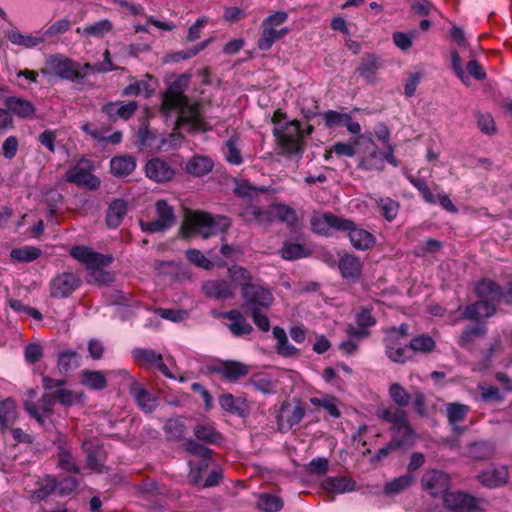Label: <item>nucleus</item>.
I'll list each match as a JSON object with an SVG mask.
<instances>
[{"label": "nucleus", "mask_w": 512, "mask_h": 512, "mask_svg": "<svg viewBox=\"0 0 512 512\" xmlns=\"http://www.w3.org/2000/svg\"><path fill=\"white\" fill-rule=\"evenodd\" d=\"M186 258L190 263L205 270H211L214 267V263L197 249H188L186 251Z\"/></svg>", "instance_id": "obj_55"}, {"label": "nucleus", "mask_w": 512, "mask_h": 512, "mask_svg": "<svg viewBox=\"0 0 512 512\" xmlns=\"http://www.w3.org/2000/svg\"><path fill=\"white\" fill-rule=\"evenodd\" d=\"M348 237L352 246L357 250H368L374 247L375 237L358 226H349Z\"/></svg>", "instance_id": "obj_22"}, {"label": "nucleus", "mask_w": 512, "mask_h": 512, "mask_svg": "<svg viewBox=\"0 0 512 512\" xmlns=\"http://www.w3.org/2000/svg\"><path fill=\"white\" fill-rule=\"evenodd\" d=\"M435 346L436 343L434 339L428 334L413 337L409 345H407L408 349L412 350L414 353H430L435 349Z\"/></svg>", "instance_id": "obj_44"}, {"label": "nucleus", "mask_w": 512, "mask_h": 512, "mask_svg": "<svg viewBox=\"0 0 512 512\" xmlns=\"http://www.w3.org/2000/svg\"><path fill=\"white\" fill-rule=\"evenodd\" d=\"M46 485L33 491L31 498L37 501L46 499L48 496L57 493L56 476L47 474L45 475Z\"/></svg>", "instance_id": "obj_50"}, {"label": "nucleus", "mask_w": 512, "mask_h": 512, "mask_svg": "<svg viewBox=\"0 0 512 512\" xmlns=\"http://www.w3.org/2000/svg\"><path fill=\"white\" fill-rule=\"evenodd\" d=\"M113 260L114 258L111 254H102L94 251L87 266V272L93 269H104L109 266Z\"/></svg>", "instance_id": "obj_61"}, {"label": "nucleus", "mask_w": 512, "mask_h": 512, "mask_svg": "<svg viewBox=\"0 0 512 512\" xmlns=\"http://www.w3.org/2000/svg\"><path fill=\"white\" fill-rule=\"evenodd\" d=\"M87 283L108 286L115 281V274L105 269H93L87 272Z\"/></svg>", "instance_id": "obj_46"}, {"label": "nucleus", "mask_w": 512, "mask_h": 512, "mask_svg": "<svg viewBox=\"0 0 512 512\" xmlns=\"http://www.w3.org/2000/svg\"><path fill=\"white\" fill-rule=\"evenodd\" d=\"M50 73L64 80L79 81L86 76V72L79 70V63L62 55H52L47 61Z\"/></svg>", "instance_id": "obj_6"}, {"label": "nucleus", "mask_w": 512, "mask_h": 512, "mask_svg": "<svg viewBox=\"0 0 512 512\" xmlns=\"http://www.w3.org/2000/svg\"><path fill=\"white\" fill-rule=\"evenodd\" d=\"M112 27V23L109 20L103 19L99 22H96L91 25H86L82 28L78 27L76 29V32L78 34H82L89 37H103L105 34L112 30Z\"/></svg>", "instance_id": "obj_41"}, {"label": "nucleus", "mask_w": 512, "mask_h": 512, "mask_svg": "<svg viewBox=\"0 0 512 512\" xmlns=\"http://www.w3.org/2000/svg\"><path fill=\"white\" fill-rule=\"evenodd\" d=\"M280 254L283 259L293 261L299 258H306L312 255V250L302 243L283 241Z\"/></svg>", "instance_id": "obj_29"}, {"label": "nucleus", "mask_w": 512, "mask_h": 512, "mask_svg": "<svg viewBox=\"0 0 512 512\" xmlns=\"http://www.w3.org/2000/svg\"><path fill=\"white\" fill-rule=\"evenodd\" d=\"M229 227L230 226H180L178 236L185 240L196 236L207 239L211 235L217 234V232L222 234L227 233Z\"/></svg>", "instance_id": "obj_19"}, {"label": "nucleus", "mask_w": 512, "mask_h": 512, "mask_svg": "<svg viewBox=\"0 0 512 512\" xmlns=\"http://www.w3.org/2000/svg\"><path fill=\"white\" fill-rule=\"evenodd\" d=\"M225 319L231 321L228 325L230 331L235 336H242L246 334H250L253 331V327L250 323L247 322L244 315L237 309H232L226 311L224 315Z\"/></svg>", "instance_id": "obj_26"}, {"label": "nucleus", "mask_w": 512, "mask_h": 512, "mask_svg": "<svg viewBox=\"0 0 512 512\" xmlns=\"http://www.w3.org/2000/svg\"><path fill=\"white\" fill-rule=\"evenodd\" d=\"M389 395L398 408L406 407L411 400L410 393L399 383H393L389 387Z\"/></svg>", "instance_id": "obj_48"}, {"label": "nucleus", "mask_w": 512, "mask_h": 512, "mask_svg": "<svg viewBox=\"0 0 512 512\" xmlns=\"http://www.w3.org/2000/svg\"><path fill=\"white\" fill-rule=\"evenodd\" d=\"M322 487L328 492L344 493L357 489V483L347 476L326 477L322 482Z\"/></svg>", "instance_id": "obj_24"}, {"label": "nucleus", "mask_w": 512, "mask_h": 512, "mask_svg": "<svg viewBox=\"0 0 512 512\" xmlns=\"http://www.w3.org/2000/svg\"><path fill=\"white\" fill-rule=\"evenodd\" d=\"M136 168V160L131 155L115 156L110 161L111 173L116 177H126Z\"/></svg>", "instance_id": "obj_27"}, {"label": "nucleus", "mask_w": 512, "mask_h": 512, "mask_svg": "<svg viewBox=\"0 0 512 512\" xmlns=\"http://www.w3.org/2000/svg\"><path fill=\"white\" fill-rule=\"evenodd\" d=\"M478 481L485 487L496 488L506 485L509 481V472L506 466L495 468L492 471L481 472Z\"/></svg>", "instance_id": "obj_21"}, {"label": "nucleus", "mask_w": 512, "mask_h": 512, "mask_svg": "<svg viewBox=\"0 0 512 512\" xmlns=\"http://www.w3.org/2000/svg\"><path fill=\"white\" fill-rule=\"evenodd\" d=\"M137 143L141 148H149L156 152L167 151V138L152 132L148 126L139 128L137 133Z\"/></svg>", "instance_id": "obj_15"}, {"label": "nucleus", "mask_w": 512, "mask_h": 512, "mask_svg": "<svg viewBox=\"0 0 512 512\" xmlns=\"http://www.w3.org/2000/svg\"><path fill=\"white\" fill-rule=\"evenodd\" d=\"M222 365V368L212 367L211 371L221 374L230 382H236L249 373V366L242 362L227 360Z\"/></svg>", "instance_id": "obj_17"}, {"label": "nucleus", "mask_w": 512, "mask_h": 512, "mask_svg": "<svg viewBox=\"0 0 512 512\" xmlns=\"http://www.w3.org/2000/svg\"><path fill=\"white\" fill-rule=\"evenodd\" d=\"M94 168V163L91 160L82 157L74 166L66 171L65 179L68 183L75 184L76 186L88 190H96L100 187L101 181L92 173Z\"/></svg>", "instance_id": "obj_3"}, {"label": "nucleus", "mask_w": 512, "mask_h": 512, "mask_svg": "<svg viewBox=\"0 0 512 512\" xmlns=\"http://www.w3.org/2000/svg\"><path fill=\"white\" fill-rule=\"evenodd\" d=\"M182 448L189 454L200 457L202 459H211L214 452L212 449L206 447L204 444L188 438L182 444Z\"/></svg>", "instance_id": "obj_45"}, {"label": "nucleus", "mask_w": 512, "mask_h": 512, "mask_svg": "<svg viewBox=\"0 0 512 512\" xmlns=\"http://www.w3.org/2000/svg\"><path fill=\"white\" fill-rule=\"evenodd\" d=\"M414 481V476L406 473L400 477L393 479L385 484L383 492L388 495H396L410 487Z\"/></svg>", "instance_id": "obj_40"}, {"label": "nucleus", "mask_w": 512, "mask_h": 512, "mask_svg": "<svg viewBox=\"0 0 512 512\" xmlns=\"http://www.w3.org/2000/svg\"><path fill=\"white\" fill-rule=\"evenodd\" d=\"M270 221H279L285 224H294L297 221L295 211L283 204H276L269 208Z\"/></svg>", "instance_id": "obj_36"}, {"label": "nucleus", "mask_w": 512, "mask_h": 512, "mask_svg": "<svg viewBox=\"0 0 512 512\" xmlns=\"http://www.w3.org/2000/svg\"><path fill=\"white\" fill-rule=\"evenodd\" d=\"M267 189L265 187H256L251 185L248 181L238 182L234 188V192L243 198H253L260 193H265Z\"/></svg>", "instance_id": "obj_56"}, {"label": "nucleus", "mask_w": 512, "mask_h": 512, "mask_svg": "<svg viewBox=\"0 0 512 512\" xmlns=\"http://www.w3.org/2000/svg\"><path fill=\"white\" fill-rule=\"evenodd\" d=\"M189 83V76L183 74L173 81L163 95L161 110L165 115L178 111V124H189L193 130L205 131L206 124L200 115V105L192 102L184 94Z\"/></svg>", "instance_id": "obj_1"}, {"label": "nucleus", "mask_w": 512, "mask_h": 512, "mask_svg": "<svg viewBox=\"0 0 512 512\" xmlns=\"http://www.w3.org/2000/svg\"><path fill=\"white\" fill-rule=\"evenodd\" d=\"M80 383L92 390H104L108 386L105 374L98 370H82Z\"/></svg>", "instance_id": "obj_30"}, {"label": "nucleus", "mask_w": 512, "mask_h": 512, "mask_svg": "<svg viewBox=\"0 0 512 512\" xmlns=\"http://www.w3.org/2000/svg\"><path fill=\"white\" fill-rule=\"evenodd\" d=\"M41 255V249L34 246L14 248L10 252V258L17 262H32L38 259Z\"/></svg>", "instance_id": "obj_42"}, {"label": "nucleus", "mask_w": 512, "mask_h": 512, "mask_svg": "<svg viewBox=\"0 0 512 512\" xmlns=\"http://www.w3.org/2000/svg\"><path fill=\"white\" fill-rule=\"evenodd\" d=\"M129 392L134 396L137 404L145 413H151L155 409L156 398L152 396L147 389L141 386L137 381L130 384Z\"/></svg>", "instance_id": "obj_25"}, {"label": "nucleus", "mask_w": 512, "mask_h": 512, "mask_svg": "<svg viewBox=\"0 0 512 512\" xmlns=\"http://www.w3.org/2000/svg\"><path fill=\"white\" fill-rule=\"evenodd\" d=\"M57 493L60 496H68L77 490L79 480L74 476H65L60 480L56 479Z\"/></svg>", "instance_id": "obj_57"}, {"label": "nucleus", "mask_w": 512, "mask_h": 512, "mask_svg": "<svg viewBox=\"0 0 512 512\" xmlns=\"http://www.w3.org/2000/svg\"><path fill=\"white\" fill-rule=\"evenodd\" d=\"M6 37L12 44L25 48H33L44 42L43 37L23 34L15 29L8 31Z\"/></svg>", "instance_id": "obj_37"}, {"label": "nucleus", "mask_w": 512, "mask_h": 512, "mask_svg": "<svg viewBox=\"0 0 512 512\" xmlns=\"http://www.w3.org/2000/svg\"><path fill=\"white\" fill-rule=\"evenodd\" d=\"M381 67L382 61L377 56L367 54L361 58L357 71L368 83H374L376 72Z\"/></svg>", "instance_id": "obj_28"}, {"label": "nucleus", "mask_w": 512, "mask_h": 512, "mask_svg": "<svg viewBox=\"0 0 512 512\" xmlns=\"http://www.w3.org/2000/svg\"><path fill=\"white\" fill-rule=\"evenodd\" d=\"M261 27H262V33H261L260 38L258 39L257 46L262 51L269 50L272 47V45L275 43V41L281 39L289 32L288 28H282L280 30H277L276 28H273V27H266V26H261Z\"/></svg>", "instance_id": "obj_33"}, {"label": "nucleus", "mask_w": 512, "mask_h": 512, "mask_svg": "<svg viewBox=\"0 0 512 512\" xmlns=\"http://www.w3.org/2000/svg\"><path fill=\"white\" fill-rule=\"evenodd\" d=\"M214 163L208 156L195 155L186 164V171L194 176H204L211 172Z\"/></svg>", "instance_id": "obj_32"}, {"label": "nucleus", "mask_w": 512, "mask_h": 512, "mask_svg": "<svg viewBox=\"0 0 512 512\" xmlns=\"http://www.w3.org/2000/svg\"><path fill=\"white\" fill-rule=\"evenodd\" d=\"M475 293L479 299L500 302L504 296L502 287L494 280L482 278L475 286Z\"/></svg>", "instance_id": "obj_18"}, {"label": "nucleus", "mask_w": 512, "mask_h": 512, "mask_svg": "<svg viewBox=\"0 0 512 512\" xmlns=\"http://www.w3.org/2000/svg\"><path fill=\"white\" fill-rule=\"evenodd\" d=\"M181 262L175 261H164V260H155L154 269L158 276H169L171 280L173 279V274L176 268H181Z\"/></svg>", "instance_id": "obj_60"}, {"label": "nucleus", "mask_w": 512, "mask_h": 512, "mask_svg": "<svg viewBox=\"0 0 512 512\" xmlns=\"http://www.w3.org/2000/svg\"><path fill=\"white\" fill-rule=\"evenodd\" d=\"M273 133L285 154L293 155L300 151L302 135L300 123L297 120H293L283 127H275Z\"/></svg>", "instance_id": "obj_4"}, {"label": "nucleus", "mask_w": 512, "mask_h": 512, "mask_svg": "<svg viewBox=\"0 0 512 512\" xmlns=\"http://www.w3.org/2000/svg\"><path fill=\"white\" fill-rule=\"evenodd\" d=\"M486 333V328L482 325L468 327L462 331L459 337V345L464 348H469L473 342V338L482 337Z\"/></svg>", "instance_id": "obj_53"}, {"label": "nucleus", "mask_w": 512, "mask_h": 512, "mask_svg": "<svg viewBox=\"0 0 512 512\" xmlns=\"http://www.w3.org/2000/svg\"><path fill=\"white\" fill-rule=\"evenodd\" d=\"M290 407H291L290 402H288L286 400L283 401L281 403L280 409L276 415L277 428H278V431L281 433H285V432L289 431L293 426L299 424L305 416V413H306L305 404L300 402V400H298V405L294 408L291 415H289L287 417L286 423H284L283 413L288 411Z\"/></svg>", "instance_id": "obj_10"}, {"label": "nucleus", "mask_w": 512, "mask_h": 512, "mask_svg": "<svg viewBox=\"0 0 512 512\" xmlns=\"http://www.w3.org/2000/svg\"><path fill=\"white\" fill-rule=\"evenodd\" d=\"M310 224H353V222L348 219H340L331 212H314Z\"/></svg>", "instance_id": "obj_51"}, {"label": "nucleus", "mask_w": 512, "mask_h": 512, "mask_svg": "<svg viewBox=\"0 0 512 512\" xmlns=\"http://www.w3.org/2000/svg\"><path fill=\"white\" fill-rule=\"evenodd\" d=\"M228 277L231 279L232 283L239 284L241 283H252V275L250 271L242 266L233 265L228 269Z\"/></svg>", "instance_id": "obj_58"}, {"label": "nucleus", "mask_w": 512, "mask_h": 512, "mask_svg": "<svg viewBox=\"0 0 512 512\" xmlns=\"http://www.w3.org/2000/svg\"><path fill=\"white\" fill-rule=\"evenodd\" d=\"M194 436L197 442L206 444H219L224 440L223 435L214 426L203 424L194 427Z\"/></svg>", "instance_id": "obj_34"}, {"label": "nucleus", "mask_w": 512, "mask_h": 512, "mask_svg": "<svg viewBox=\"0 0 512 512\" xmlns=\"http://www.w3.org/2000/svg\"><path fill=\"white\" fill-rule=\"evenodd\" d=\"M495 447L490 441H475L468 445L469 456L476 461L487 460L494 454Z\"/></svg>", "instance_id": "obj_35"}, {"label": "nucleus", "mask_w": 512, "mask_h": 512, "mask_svg": "<svg viewBox=\"0 0 512 512\" xmlns=\"http://www.w3.org/2000/svg\"><path fill=\"white\" fill-rule=\"evenodd\" d=\"M138 103L136 101H129L127 103L117 101L105 104L102 107V112L107 115L111 121L118 119L128 120L136 112Z\"/></svg>", "instance_id": "obj_14"}, {"label": "nucleus", "mask_w": 512, "mask_h": 512, "mask_svg": "<svg viewBox=\"0 0 512 512\" xmlns=\"http://www.w3.org/2000/svg\"><path fill=\"white\" fill-rule=\"evenodd\" d=\"M128 211V202L124 199L113 200L107 210V224H118L124 220Z\"/></svg>", "instance_id": "obj_38"}, {"label": "nucleus", "mask_w": 512, "mask_h": 512, "mask_svg": "<svg viewBox=\"0 0 512 512\" xmlns=\"http://www.w3.org/2000/svg\"><path fill=\"white\" fill-rule=\"evenodd\" d=\"M421 485L432 497L443 498L451 488V477L443 470L431 469L423 474Z\"/></svg>", "instance_id": "obj_7"}, {"label": "nucleus", "mask_w": 512, "mask_h": 512, "mask_svg": "<svg viewBox=\"0 0 512 512\" xmlns=\"http://www.w3.org/2000/svg\"><path fill=\"white\" fill-rule=\"evenodd\" d=\"M80 285V277L72 272H63L50 281V295L53 298H66Z\"/></svg>", "instance_id": "obj_9"}, {"label": "nucleus", "mask_w": 512, "mask_h": 512, "mask_svg": "<svg viewBox=\"0 0 512 512\" xmlns=\"http://www.w3.org/2000/svg\"><path fill=\"white\" fill-rule=\"evenodd\" d=\"M203 293L218 300H226L234 297L229 283L225 280H208L202 285Z\"/></svg>", "instance_id": "obj_20"}, {"label": "nucleus", "mask_w": 512, "mask_h": 512, "mask_svg": "<svg viewBox=\"0 0 512 512\" xmlns=\"http://www.w3.org/2000/svg\"><path fill=\"white\" fill-rule=\"evenodd\" d=\"M469 410H470V407L467 405H464V404H461L458 402L448 403L447 404L448 422L451 425H455L459 422H462L465 419L466 414L469 412Z\"/></svg>", "instance_id": "obj_49"}, {"label": "nucleus", "mask_w": 512, "mask_h": 512, "mask_svg": "<svg viewBox=\"0 0 512 512\" xmlns=\"http://www.w3.org/2000/svg\"><path fill=\"white\" fill-rule=\"evenodd\" d=\"M132 354L135 359L142 360L149 364H155L163 360L162 355L152 349L135 348Z\"/></svg>", "instance_id": "obj_64"}, {"label": "nucleus", "mask_w": 512, "mask_h": 512, "mask_svg": "<svg viewBox=\"0 0 512 512\" xmlns=\"http://www.w3.org/2000/svg\"><path fill=\"white\" fill-rule=\"evenodd\" d=\"M224 219L225 218L220 215L213 216L212 214L202 210H193L183 207V221L181 224H217Z\"/></svg>", "instance_id": "obj_23"}, {"label": "nucleus", "mask_w": 512, "mask_h": 512, "mask_svg": "<svg viewBox=\"0 0 512 512\" xmlns=\"http://www.w3.org/2000/svg\"><path fill=\"white\" fill-rule=\"evenodd\" d=\"M350 114L339 113L334 110H328L322 114L325 125L328 128H336L344 126Z\"/></svg>", "instance_id": "obj_59"}, {"label": "nucleus", "mask_w": 512, "mask_h": 512, "mask_svg": "<svg viewBox=\"0 0 512 512\" xmlns=\"http://www.w3.org/2000/svg\"><path fill=\"white\" fill-rule=\"evenodd\" d=\"M376 416L379 419L387 423H391L390 431L401 432L403 434L400 439L408 441L411 437L415 436V430L408 421L407 412L404 409L397 408L395 411H391L389 408H378L376 410ZM408 444V442H406Z\"/></svg>", "instance_id": "obj_5"}, {"label": "nucleus", "mask_w": 512, "mask_h": 512, "mask_svg": "<svg viewBox=\"0 0 512 512\" xmlns=\"http://www.w3.org/2000/svg\"><path fill=\"white\" fill-rule=\"evenodd\" d=\"M219 404L225 411L240 418H247L250 414V404L245 397H235L231 393H226L219 397Z\"/></svg>", "instance_id": "obj_13"}, {"label": "nucleus", "mask_w": 512, "mask_h": 512, "mask_svg": "<svg viewBox=\"0 0 512 512\" xmlns=\"http://www.w3.org/2000/svg\"><path fill=\"white\" fill-rule=\"evenodd\" d=\"M225 158L229 163L234 165H240L242 163L243 159L235 138H230L225 143Z\"/></svg>", "instance_id": "obj_63"}, {"label": "nucleus", "mask_w": 512, "mask_h": 512, "mask_svg": "<svg viewBox=\"0 0 512 512\" xmlns=\"http://www.w3.org/2000/svg\"><path fill=\"white\" fill-rule=\"evenodd\" d=\"M256 507L264 512H279L284 507V501L275 494L262 493L258 497Z\"/></svg>", "instance_id": "obj_39"}, {"label": "nucleus", "mask_w": 512, "mask_h": 512, "mask_svg": "<svg viewBox=\"0 0 512 512\" xmlns=\"http://www.w3.org/2000/svg\"><path fill=\"white\" fill-rule=\"evenodd\" d=\"M16 401L8 397L0 401V431L5 432L16 421Z\"/></svg>", "instance_id": "obj_31"}, {"label": "nucleus", "mask_w": 512, "mask_h": 512, "mask_svg": "<svg viewBox=\"0 0 512 512\" xmlns=\"http://www.w3.org/2000/svg\"><path fill=\"white\" fill-rule=\"evenodd\" d=\"M146 176L156 183H165L173 179L175 170L165 160L155 157L145 165Z\"/></svg>", "instance_id": "obj_11"}, {"label": "nucleus", "mask_w": 512, "mask_h": 512, "mask_svg": "<svg viewBox=\"0 0 512 512\" xmlns=\"http://www.w3.org/2000/svg\"><path fill=\"white\" fill-rule=\"evenodd\" d=\"M164 431L170 438L181 440L184 438L186 426L179 419H168L164 425Z\"/></svg>", "instance_id": "obj_54"}, {"label": "nucleus", "mask_w": 512, "mask_h": 512, "mask_svg": "<svg viewBox=\"0 0 512 512\" xmlns=\"http://www.w3.org/2000/svg\"><path fill=\"white\" fill-rule=\"evenodd\" d=\"M478 504V498L462 490L448 491L443 497V506L450 512H482Z\"/></svg>", "instance_id": "obj_8"}, {"label": "nucleus", "mask_w": 512, "mask_h": 512, "mask_svg": "<svg viewBox=\"0 0 512 512\" xmlns=\"http://www.w3.org/2000/svg\"><path fill=\"white\" fill-rule=\"evenodd\" d=\"M78 354L76 351L71 349H66L58 354L57 359V368L59 370V373L61 375H67V373L72 369L73 367V360L77 358ZM78 363L75 360L74 361V367H77Z\"/></svg>", "instance_id": "obj_47"}, {"label": "nucleus", "mask_w": 512, "mask_h": 512, "mask_svg": "<svg viewBox=\"0 0 512 512\" xmlns=\"http://www.w3.org/2000/svg\"><path fill=\"white\" fill-rule=\"evenodd\" d=\"M4 106L10 114L27 119L36 112V107L29 100L17 96H9L4 100Z\"/></svg>", "instance_id": "obj_16"}, {"label": "nucleus", "mask_w": 512, "mask_h": 512, "mask_svg": "<svg viewBox=\"0 0 512 512\" xmlns=\"http://www.w3.org/2000/svg\"><path fill=\"white\" fill-rule=\"evenodd\" d=\"M409 182L419 191L423 199L429 204H435L437 202V198L434 193L431 191L427 183L419 178H416L412 175L407 176Z\"/></svg>", "instance_id": "obj_52"}, {"label": "nucleus", "mask_w": 512, "mask_h": 512, "mask_svg": "<svg viewBox=\"0 0 512 512\" xmlns=\"http://www.w3.org/2000/svg\"><path fill=\"white\" fill-rule=\"evenodd\" d=\"M241 308L248 313L252 309H269L273 302L274 296L272 291L259 284L241 283Z\"/></svg>", "instance_id": "obj_2"}, {"label": "nucleus", "mask_w": 512, "mask_h": 512, "mask_svg": "<svg viewBox=\"0 0 512 512\" xmlns=\"http://www.w3.org/2000/svg\"><path fill=\"white\" fill-rule=\"evenodd\" d=\"M155 208L157 212V219L153 224H172L175 222L176 217L174 214V209L167 203V201L158 200L155 203ZM140 224L145 223L140 221Z\"/></svg>", "instance_id": "obj_43"}, {"label": "nucleus", "mask_w": 512, "mask_h": 512, "mask_svg": "<svg viewBox=\"0 0 512 512\" xmlns=\"http://www.w3.org/2000/svg\"><path fill=\"white\" fill-rule=\"evenodd\" d=\"M363 264L354 254L345 253L338 260V269L341 277L350 282H357L362 277Z\"/></svg>", "instance_id": "obj_12"}, {"label": "nucleus", "mask_w": 512, "mask_h": 512, "mask_svg": "<svg viewBox=\"0 0 512 512\" xmlns=\"http://www.w3.org/2000/svg\"><path fill=\"white\" fill-rule=\"evenodd\" d=\"M379 208L381 214L390 222L396 218L399 210V204L390 198H385L380 200Z\"/></svg>", "instance_id": "obj_62"}]
</instances>
